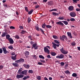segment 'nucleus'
I'll return each mask as SVG.
<instances>
[{
	"label": "nucleus",
	"mask_w": 80,
	"mask_h": 80,
	"mask_svg": "<svg viewBox=\"0 0 80 80\" xmlns=\"http://www.w3.org/2000/svg\"><path fill=\"white\" fill-rule=\"evenodd\" d=\"M62 22L63 23L65 24V25H68V22L66 21H62Z\"/></svg>",
	"instance_id": "obj_22"
},
{
	"label": "nucleus",
	"mask_w": 80,
	"mask_h": 80,
	"mask_svg": "<svg viewBox=\"0 0 80 80\" xmlns=\"http://www.w3.org/2000/svg\"><path fill=\"white\" fill-rule=\"evenodd\" d=\"M32 46H33V47L35 48L36 46H37V43H35L34 44H32Z\"/></svg>",
	"instance_id": "obj_45"
},
{
	"label": "nucleus",
	"mask_w": 80,
	"mask_h": 80,
	"mask_svg": "<svg viewBox=\"0 0 80 80\" xmlns=\"http://www.w3.org/2000/svg\"><path fill=\"white\" fill-rule=\"evenodd\" d=\"M10 29H15V28L13 26H10Z\"/></svg>",
	"instance_id": "obj_52"
},
{
	"label": "nucleus",
	"mask_w": 80,
	"mask_h": 80,
	"mask_svg": "<svg viewBox=\"0 0 80 80\" xmlns=\"http://www.w3.org/2000/svg\"><path fill=\"white\" fill-rule=\"evenodd\" d=\"M35 28L37 31H39L40 30V28H39V26H35Z\"/></svg>",
	"instance_id": "obj_20"
},
{
	"label": "nucleus",
	"mask_w": 80,
	"mask_h": 80,
	"mask_svg": "<svg viewBox=\"0 0 80 80\" xmlns=\"http://www.w3.org/2000/svg\"><path fill=\"white\" fill-rule=\"evenodd\" d=\"M47 2V0H43V3H46Z\"/></svg>",
	"instance_id": "obj_62"
},
{
	"label": "nucleus",
	"mask_w": 80,
	"mask_h": 80,
	"mask_svg": "<svg viewBox=\"0 0 80 80\" xmlns=\"http://www.w3.org/2000/svg\"><path fill=\"white\" fill-rule=\"evenodd\" d=\"M28 23H30V22H31V18H30L29 17L28 18Z\"/></svg>",
	"instance_id": "obj_40"
},
{
	"label": "nucleus",
	"mask_w": 80,
	"mask_h": 80,
	"mask_svg": "<svg viewBox=\"0 0 80 80\" xmlns=\"http://www.w3.org/2000/svg\"><path fill=\"white\" fill-rule=\"evenodd\" d=\"M20 62H25V60L24 59L21 58L20 59Z\"/></svg>",
	"instance_id": "obj_37"
},
{
	"label": "nucleus",
	"mask_w": 80,
	"mask_h": 80,
	"mask_svg": "<svg viewBox=\"0 0 80 80\" xmlns=\"http://www.w3.org/2000/svg\"><path fill=\"white\" fill-rule=\"evenodd\" d=\"M67 34L68 35L69 37L70 38H73L72 36V33H71L68 32H67Z\"/></svg>",
	"instance_id": "obj_14"
},
{
	"label": "nucleus",
	"mask_w": 80,
	"mask_h": 80,
	"mask_svg": "<svg viewBox=\"0 0 80 80\" xmlns=\"http://www.w3.org/2000/svg\"><path fill=\"white\" fill-rule=\"evenodd\" d=\"M7 34H8V33L7 32H4L3 34H2L1 37H5L6 35Z\"/></svg>",
	"instance_id": "obj_23"
},
{
	"label": "nucleus",
	"mask_w": 80,
	"mask_h": 80,
	"mask_svg": "<svg viewBox=\"0 0 80 80\" xmlns=\"http://www.w3.org/2000/svg\"><path fill=\"white\" fill-rule=\"evenodd\" d=\"M40 61L42 63H45V61L44 59H41Z\"/></svg>",
	"instance_id": "obj_38"
},
{
	"label": "nucleus",
	"mask_w": 80,
	"mask_h": 80,
	"mask_svg": "<svg viewBox=\"0 0 80 80\" xmlns=\"http://www.w3.org/2000/svg\"><path fill=\"white\" fill-rule=\"evenodd\" d=\"M76 45V43L75 42H72L71 43V45L72 46H75Z\"/></svg>",
	"instance_id": "obj_39"
},
{
	"label": "nucleus",
	"mask_w": 80,
	"mask_h": 80,
	"mask_svg": "<svg viewBox=\"0 0 80 80\" xmlns=\"http://www.w3.org/2000/svg\"><path fill=\"white\" fill-rule=\"evenodd\" d=\"M6 38L7 39H8H8H10V38H10V35L8 34L6 35Z\"/></svg>",
	"instance_id": "obj_18"
},
{
	"label": "nucleus",
	"mask_w": 80,
	"mask_h": 80,
	"mask_svg": "<svg viewBox=\"0 0 80 80\" xmlns=\"http://www.w3.org/2000/svg\"><path fill=\"white\" fill-rule=\"evenodd\" d=\"M8 48H9V49H10L11 50H12L13 48L12 46H10L8 47Z\"/></svg>",
	"instance_id": "obj_49"
},
{
	"label": "nucleus",
	"mask_w": 80,
	"mask_h": 80,
	"mask_svg": "<svg viewBox=\"0 0 80 80\" xmlns=\"http://www.w3.org/2000/svg\"><path fill=\"white\" fill-rule=\"evenodd\" d=\"M72 77H77V74L76 73H73L72 74Z\"/></svg>",
	"instance_id": "obj_46"
},
{
	"label": "nucleus",
	"mask_w": 80,
	"mask_h": 80,
	"mask_svg": "<svg viewBox=\"0 0 80 80\" xmlns=\"http://www.w3.org/2000/svg\"><path fill=\"white\" fill-rule=\"evenodd\" d=\"M52 14L53 16H57V15H58L59 14L58 13H56L55 12H52Z\"/></svg>",
	"instance_id": "obj_21"
},
{
	"label": "nucleus",
	"mask_w": 80,
	"mask_h": 80,
	"mask_svg": "<svg viewBox=\"0 0 80 80\" xmlns=\"http://www.w3.org/2000/svg\"><path fill=\"white\" fill-rule=\"evenodd\" d=\"M20 33L21 34H24L25 33H27V32L25 30H21V32Z\"/></svg>",
	"instance_id": "obj_16"
},
{
	"label": "nucleus",
	"mask_w": 80,
	"mask_h": 80,
	"mask_svg": "<svg viewBox=\"0 0 80 80\" xmlns=\"http://www.w3.org/2000/svg\"><path fill=\"white\" fill-rule=\"evenodd\" d=\"M46 28H52V26L50 25H46Z\"/></svg>",
	"instance_id": "obj_31"
},
{
	"label": "nucleus",
	"mask_w": 80,
	"mask_h": 80,
	"mask_svg": "<svg viewBox=\"0 0 80 80\" xmlns=\"http://www.w3.org/2000/svg\"><path fill=\"white\" fill-rule=\"evenodd\" d=\"M38 46H36L34 48L35 49V50H37V49H38Z\"/></svg>",
	"instance_id": "obj_55"
},
{
	"label": "nucleus",
	"mask_w": 80,
	"mask_h": 80,
	"mask_svg": "<svg viewBox=\"0 0 80 80\" xmlns=\"http://www.w3.org/2000/svg\"><path fill=\"white\" fill-rule=\"evenodd\" d=\"M60 51H61L62 53H63V54H64V55H66L68 53V51L64 49H63V48H62L61 49H60Z\"/></svg>",
	"instance_id": "obj_2"
},
{
	"label": "nucleus",
	"mask_w": 80,
	"mask_h": 80,
	"mask_svg": "<svg viewBox=\"0 0 80 80\" xmlns=\"http://www.w3.org/2000/svg\"><path fill=\"white\" fill-rule=\"evenodd\" d=\"M61 66H63L65 65V63L63 62H62L60 63Z\"/></svg>",
	"instance_id": "obj_47"
},
{
	"label": "nucleus",
	"mask_w": 80,
	"mask_h": 80,
	"mask_svg": "<svg viewBox=\"0 0 80 80\" xmlns=\"http://www.w3.org/2000/svg\"><path fill=\"white\" fill-rule=\"evenodd\" d=\"M8 41H9V43H10V44H13L14 43V41L13 40V39H12L11 38H10L8 40Z\"/></svg>",
	"instance_id": "obj_9"
},
{
	"label": "nucleus",
	"mask_w": 80,
	"mask_h": 80,
	"mask_svg": "<svg viewBox=\"0 0 80 80\" xmlns=\"http://www.w3.org/2000/svg\"><path fill=\"white\" fill-rule=\"evenodd\" d=\"M52 44L53 45V47L54 49H56V48H57V47H58L60 46V44H57L54 42H52Z\"/></svg>",
	"instance_id": "obj_7"
},
{
	"label": "nucleus",
	"mask_w": 80,
	"mask_h": 80,
	"mask_svg": "<svg viewBox=\"0 0 80 80\" xmlns=\"http://www.w3.org/2000/svg\"><path fill=\"white\" fill-rule=\"evenodd\" d=\"M33 9H31L29 12L28 11V15H31L33 13Z\"/></svg>",
	"instance_id": "obj_17"
},
{
	"label": "nucleus",
	"mask_w": 80,
	"mask_h": 80,
	"mask_svg": "<svg viewBox=\"0 0 80 80\" xmlns=\"http://www.w3.org/2000/svg\"><path fill=\"white\" fill-rule=\"evenodd\" d=\"M56 24H57L58 25H61V26H64V24H63V23L62 22H60V21L57 22Z\"/></svg>",
	"instance_id": "obj_11"
},
{
	"label": "nucleus",
	"mask_w": 80,
	"mask_h": 80,
	"mask_svg": "<svg viewBox=\"0 0 80 80\" xmlns=\"http://www.w3.org/2000/svg\"><path fill=\"white\" fill-rule=\"evenodd\" d=\"M48 4L49 5H52L53 4V2L52 1H51L48 2Z\"/></svg>",
	"instance_id": "obj_28"
},
{
	"label": "nucleus",
	"mask_w": 80,
	"mask_h": 80,
	"mask_svg": "<svg viewBox=\"0 0 80 80\" xmlns=\"http://www.w3.org/2000/svg\"><path fill=\"white\" fill-rule=\"evenodd\" d=\"M30 78V76H28L27 77L25 76L24 77L22 78V79L24 80H27V78Z\"/></svg>",
	"instance_id": "obj_26"
},
{
	"label": "nucleus",
	"mask_w": 80,
	"mask_h": 80,
	"mask_svg": "<svg viewBox=\"0 0 80 80\" xmlns=\"http://www.w3.org/2000/svg\"><path fill=\"white\" fill-rule=\"evenodd\" d=\"M2 50L3 51V53L4 54H7L9 53V52L7 50V49L5 47H4L2 48Z\"/></svg>",
	"instance_id": "obj_3"
},
{
	"label": "nucleus",
	"mask_w": 80,
	"mask_h": 80,
	"mask_svg": "<svg viewBox=\"0 0 80 80\" xmlns=\"http://www.w3.org/2000/svg\"><path fill=\"white\" fill-rule=\"evenodd\" d=\"M36 78L38 80H41V77L40 76H38L36 77Z\"/></svg>",
	"instance_id": "obj_42"
},
{
	"label": "nucleus",
	"mask_w": 80,
	"mask_h": 80,
	"mask_svg": "<svg viewBox=\"0 0 80 80\" xmlns=\"http://www.w3.org/2000/svg\"><path fill=\"white\" fill-rule=\"evenodd\" d=\"M52 37L55 39H57L58 38V37L56 35H53Z\"/></svg>",
	"instance_id": "obj_35"
},
{
	"label": "nucleus",
	"mask_w": 80,
	"mask_h": 80,
	"mask_svg": "<svg viewBox=\"0 0 80 80\" xmlns=\"http://www.w3.org/2000/svg\"><path fill=\"white\" fill-rule=\"evenodd\" d=\"M46 26H47V25H46L45 23H44L42 25V27L43 28H45V26L46 27Z\"/></svg>",
	"instance_id": "obj_32"
},
{
	"label": "nucleus",
	"mask_w": 80,
	"mask_h": 80,
	"mask_svg": "<svg viewBox=\"0 0 80 80\" xmlns=\"http://www.w3.org/2000/svg\"><path fill=\"white\" fill-rule=\"evenodd\" d=\"M25 10L27 12H28V8L27 7H25Z\"/></svg>",
	"instance_id": "obj_50"
},
{
	"label": "nucleus",
	"mask_w": 80,
	"mask_h": 80,
	"mask_svg": "<svg viewBox=\"0 0 80 80\" xmlns=\"http://www.w3.org/2000/svg\"><path fill=\"white\" fill-rule=\"evenodd\" d=\"M11 58L13 60H17V58H15L14 56H12Z\"/></svg>",
	"instance_id": "obj_34"
},
{
	"label": "nucleus",
	"mask_w": 80,
	"mask_h": 80,
	"mask_svg": "<svg viewBox=\"0 0 80 80\" xmlns=\"http://www.w3.org/2000/svg\"><path fill=\"white\" fill-rule=\"evenodd\" d=\"M14 38L16 39H19L20 38V37L18 35H16L14 36Z\"/></svg>",
	"instance_id": "obj_27"
},
{
	"label": "nucleus",
	"mask_w": 80,
	"mask_h": 80,
	"mask_svg": "<svg viewBox=\"0 0 80 80\" xmlns=\"http://www.w3.org/2000/svg\"><path fill=\"white\" fill-rule=\"evenodd\" d=\"M78 50L79 51H80V47H78Z\"/></svg>",
	"instance_id": "obj_64"
},
{
	"label": "nucleus",
	"mask_w": 80,
	"mask_h": 80,
	"mask_svg": "<svg viewBox=\"0 0 80 80\" xmlns=\"http://www.w3.org/2000/svg\"><path fill=\"white\" fill-rule=\"evenodd\" d=\"M76 10L77 12H79L80 11V8H77Z\"/></svg>",
	"instance_id": "obj_57"
},
{
	"label": "nucleus",
	"mask_w": 80,
	"mask_h": 80,
	"mask_svg": "<svg viewBox=\"0 0 80 80\" xmlns=\"http://www.w3.org/2000/svg\"><path fill=\"white\" fill-rule=\"evenodd\" d=\"M54 42H55V43H57V44H59V43H60V42H59L57 40H54Z\"/></svg>",
	"instance_id": "obj_36"
},
{
	"label": "nucleus",
	"mask_w": 80,
	"mask_h": 80,
	"mask_svg": "<svg viewBox=\"0 0 80 80\" xmlns=\"http://www.w3.org/2000/svg\"><path fill=\"white\" fill-rule=\"evenodd\" d=\"M23 67H25V68H27L28 69V68H29V67H30V65H27L26 64H24L23 65Z\"/></svg>",
	"instance_id": "obj_15"
},
{
	"label": "nucleus",
	"mask_w": 80,
	"mask_h": 80,
	"mask_svg": "<svg viewBox=\"0 0 80 80\" xmlns=\"http://www.w3.org/2000/svg\"><path fill=\"white\" fill-rule=\"evenodd\" d=\"M44 50L45 53H47L48 54H50V50L46 47H45L44 48Z\"/></svg>",
	"instance_id": "obj_4"
},
{
	"label": "nucleus",
	"mask_w": 80,
	"mask_h": 80,
	"mask_svg": "<svg viewBox=\"0 0 80 80\" xmlns=\"http://www.w3.org/2000/svg\"><path fill=\"white\" fill-rule=\"evenodd\" d=\"M60 40L61 41L65 42V40H68V38H67V36L65 35H63L62 37L61 36H60Z\"/></svg>",
	"instance_id": "obj_1"
},
{
	"label": "nucleus",
	"mask_w": 80,
	"mask_h": 80,
	"mask_svg": "<svg viewBox=\"0 0 80 80\" xmlns=\"http://www.w3.org/2000/svg\"><path fill=\"white\" fill-rule=\"evenodd\" d=\"M58 19H59V20H64V18L63 17H60L58 18Z\"/></svg>",
	"instance_id": "obj_33"
},
{
	"label": "nucleus",
	"mask_w": 80,
	"mask_h": 80,
	"mask_svg": "<svg viewBox=\"0 0 80 80\" xmlns=\"http://www.w3.org/2000/svg\"><path fill=\"white\" fill-rule=\"evenodd\" d=\"M50 53H51V55L52 56H55V55L57 54L55 52H51Z\"/></svg>",
	"instance_id": "obj_19"
},
{
	"label": "nucleus",
	"mask_w": 80,
	"mask_h": 80,
	"mask_svg": "<svg viewBox=\"0 0 80 80\" xmlns=\"http://www.w3.org/2000/svg\"><path fill=\"white\" fill-rule=\"evenodd\" d=\"M27 72L26 70L22 71L21 72V74H22V75H27Z\"/></svg>",
	"instance_id": "obj_12"
},
{
	"label": "nucleus",
	"mask_w": 80,
	"mask_h": 80,
	"mask_svg": "<svg viewBox=\"0 0 80 80\" xmlns=\"http://www.w3.org/2000/svg\"><path fill=\"white\" fill-rule=\"evenodd\" d=\"M3 53V49L2 48H0V54H2Z\"/></svg>",
	"instance_id": "obj_44"
},
{
	"label": "nucleus",
	"mask_w": 80,
	"mask_h": 80,
	"mask_svg": "<svg viewBox=\"0 0 80 80\" xmlns=\"http://www.w3.org/2000/svg\"><path fill=\"white\" fill-rule=\"evenodd\" d=\"M24 77V75L22 74H17L16 76V78L18 79H19V78H22L23 77Z\"/></svg>",
	"instance_id": "obj_6"
},
{
	"label": "nucleus",
	"mask_w": 80,
	"mask_h": 80,
	"mask_svg": "<svg viewBox=\"0 0 80 80\" xmlns=\"http://www.w3.org/2000/svg\"><path fill=\"white\" fill-rule=\"evenodd\" d=\"M70 15L71 17H75L76 16V13L74 12H72L70 13Z\"/></svg>",
	"instance_id": "obj_5"
},
{
	"label": "nucleus",
	"mask_w": 80,
	"mask_h": 80,
	"mask_svg": "<svg viewBox=\"0 0 80 80\" xmlns=\"http://www.w3.org/2000/svg\"><path fill=\"white\" fill-rule=\"evenodd\" d=\"M63 57H64V55H63V54H60V56L58 55L56 57V58H58L59 59L63 58Z\"/></svg>",
	"instance_id": "obj_8"
},
{
	"label": "nucleus",
	"mask_w": 80,
	"mask_h": 80,
	"mask_svg": "<svg viewBox=\"0 0 80 80\" xmlns=\"http://www.w3.org/2000/svg\"><path fill=\"white\" fill-rule=\"evenodd\" d=\"M52 11H57V9H53L49 11V12H52Z\"/></svg>",
	"instance_id": "obj_43"
},
{
	"label": "nucleus",
	"mask_w": 80,
	"mask_h": 80,
	"mask_svg": "<svg viewBox=\"0 0 80 80\" xmlns=\"http://www.w3.org/2000/svg\"><path fill=\"white\" fill-rule=\"evenodd\" d=\"M25 56H26V55H29V52L28 51H25Z\"/></svg>",
	"instance_id": "obj_30"
},
{
	"label": "nucleus",
	"mask_w": 80,
	"mask_h": 80,
	"mask_svg": "<svg viewBox=\"0 0 80 80\" xmlns=\"http://www.w3.org/2000/svg\"><path fill=\"white\" fill-rule=\"evenodd\" d=\"M39 5H38L36 6L35 8H39Z\"/></svg>",
	"instance_id": "obj_59"
},
{
	"label": "nucleus",
	"mask_w": 80,
	"mask_h": 80,
	"mask_svg": "<svg viewBox=\"0 0 80 80\" xmlns=\"http://www.w3.org/2000/svg\"><path fill=\"white\" fill-rule=\"evenodd\" d=\"M19 28H20V29H23V27L22 26H19Z\"/></svg>",
	"instance_id": "obj_56"
},
{
	"label": "nucleus",
	"mask_w": 80,
	"mask_h": 80,
	"mask_svg": "<svg viewBox=\"0 0 80 80\" xmlns=\"http://www.w3.org/2000/svg\"><path fill=\"white\" fill-rule=\"evenodd\" d=\"M68 64H66L64 67V68L65 69H67V67H68Z\"/></svg>",
	"instance_id": "obj_58"
},
{
	"label": "nucleus",
	"mask_w": 80,
	"mask_h": 80,
	"mask_svg": "<svg viewBox=\"0 0 80 80\" xmlns=\"http://www.w3.org/2000/svg\"><path fill=\"white\" fill-rule=\"evenodd\" d=\"M70 20L72 22L73 21H75V19L74 18H72L70 19Z\"/></svg>",
	"instance_id": "obj_48"
},
{
	"label": "nucleus",
	"mask_w": 80,
	"mask_h": 80,
	"mask_svg": "<svg viewBox=\"0 0 80 80\" xmlns=\"http://www.w3.org/2000/svg\"><path fill=\"white\" fill-rule=\"evenodd\" d=\"M31 56L32 57H33V59H36V60H37V56L36 55H34Z\"/></svg>",
	"instance_id": "obj_24"
},
{
	"label": "nucleus",
	"mask_w": 80,
	"mask_h": 80,
	"mask_svg": "<svg viewBox=\"0 0 80 80\" xmlns=\"http://www.w3.org/2000/svg\"><path fill=\"white\" fill-rule=\"evenodd\" d=\"M37 65H43V64L42 62H38V63Z\"/></svg>",
	"instance_id": "obj_51"
},
{
	"label": "nucleus",
	"mask_w": 80,
	"mask_h": 80,
	"mask_svg": "<svg viewBox=\"0 0 80 80\" xmlns=\"http://www.w3.org/2000/svg\"><path fill=\"white\" fill-rule=\"evenodd\" d=\"M64 72L66 74H68L69 75H70V71H69L68 70H67L66 71H65Z\"/></svg>",
	"instance_id": "obj_25"
},
{
	"label": "nucleus",
	"mask_w": 80,
	"mask_h": 80,
	"mask_svg": "<svg viewBox=\"0 0 80 80\" xmlns=\"http://www.w3.org/2000/svg\"><path fill=\"white\" fill-rule=\"evenodd\" d=\"M49 80H52V78L50 77L49 78Z\"/></svg>",
	"instance_id": "obj_63"
},
{
	"label": "nucleus",
	"mask_w": 80,
	"mask_h": 80,
	"mask_svg": "<svg viewBox=\"0 0 80 80\" xmlns=\"http://www.w3.org/2000/svg\"><path fill=\"white\" fill-rule=\"evenodd\" d=\"M3 68V66H0V70L2 69Z\"/></svg>",
	"instance_id": "obj_60"
},
{
	"label": "nucleus",
	"mask_w": 80,
	"mask_h": 80,
	"mask_svg": "<svg viewBox=\"0 0 80 80\" xmlns=\"http://www.w3.org/2000/svg\"><path fill=\"white\" fill-rule=\"evenodd\" d=\"M28 73H33V70H29L28 71Z\"/></svg>",
	"instance_id": "obj_41"
},
{
	"label": "nucleus",
	"mask_w": 80,
	"mask_h": 80,
	"mask_svg": "<svg viewBox=\"0 0 80 80\" xmlns=\"http://www.w3.org/2000/svg\"><path fill=\"white\" fill-rule=\"evenodd\" d=\"M68 9L69 11H73L74 10V7L73 6H71L68 7Z\"/></svg>",
	"instance_id": "obj_10"
},
{
	"label": "nucleus",
	"mask_w": 80,
	"mask_h": 80,
	"mask_svg": "<svg viewBox=\"0 0 80 80\" xmlns=\"http://www.w3.org/2000/svg\"><path fill=\"white\" fill-rule=\"evenodd\" d=\"M72 1H73L74 3H77V2H78L79 0H72Z\"/></svg>",
	"instance_id": "obj_53"
},
{
	"label": "nucleus",
	"mask_w": 80,
	"mask_h": 80,
	"mask_svg": "<svg viewBox=\"0 0 80 80\" xmlns=\"http://www.w3.org/2000/svg\"><path fill=\"white\" fill-rule=\"evenodd\" d=\"M47 58H51V57H50V55L48 54L47 56Z\"/></svg>",
	"instance_id": "obj_54"
},
{
	"label": "nucleus",
	"mask_w": 80,
	"mask_h": 80,
	"mask_svg": "<svg viewBox=\"0 0 80 80\" xmlns=\"http://www.w3.org/2000/svg\"><path fill=\"white\" fill-rule=\"evenodd\" d=\"M12 65H13V66H14V67H18L19 66L18 64L16 62L13 63H12Z\"/></svg>",
	"instance_id": "obj_13"
},
{
	"label": "nucleus",
	"mask_w": 80,
	"mask_h": 80,
	"mask_svg": "<svg viewBox=\"0 0 80 80\" xmlns=\"http://www.w3.org/2000/svg\"><path fill=\"white\" fill-rule=\"evenodd\" d=\"M30 43L31 45H32V44H33V43H34V42H33V41H31L30 42Z\"/></svg>",
	"instance_id": "obj_61"
},
{
	"label": "nucleus",
	"mask_w": 80,
	"mask_h": 80,
	"mask_svg": "<svg viewBox=\"0 0 80 80\" xmlns=\"http://www.w3.org/2000/svg\"><path fill=\"white\" fill-rule=\"evenodd\" d=\"M39 57L40 58H42V59H45V57L42 55H39Z\"/></svg>",
	"instance_id": "obj_29"
}]
</instances>
